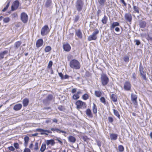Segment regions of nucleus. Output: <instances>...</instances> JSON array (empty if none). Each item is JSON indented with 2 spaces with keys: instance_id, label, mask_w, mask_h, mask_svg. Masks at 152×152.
Instances as JSON below:
<instances>
[{
  "instance_id": "nucleus-58",
  "label": "nucleus",
  "mask_w": 152,
  "mask_h": 152,
  "mask_svg": "<svg viewBox=\"0 0 152 152\" xmlns=\"http://www.w3.org/2000/svg\"><path fill=\"white\" fill-rule=\"evenodd\" d=\"M30 150L28 148H25L23 151V152H30Z\"/></svg>"
},
{
  "instance_id": "nucleus-33",
  "label": "nucleus",
  "mask_w": 152,
  "mask_h": 152,
  "mask_svg": "<svg viewBox=\"0 0 152 152\" xmlns=\"http://www.w3.org/2000/svg\"><path fill=\"white\" fill-rule=\"evenodd\" d=\"M133 8L134 10V11L133 12L134 13H139V8L138 7L135 6H133Z\"/></svg>"
},
{
  "instance_id": "nucleus-48",
  "label": "nucleus",
  "mask_w": 152,
  "mask_h": 152,
  "mask_svg": "<svg viewBox=\"0 0 152 152\" xmlns=\"http://www.w3.org/2000/svg\"><path fill=\"white\" fill-rule=\"evenodd\" d=\"M39 129H37V130L39 132H41L40 134H42V135L45 134L46 135H48V133H46V132H43L42 131H40L38 130Z\"/></svg>"
},
{
  "instance_id": "nucleus-35",
  "label": "nucleus",
  "mask_w": 152,
  "mask_h": 152,
  "mask_svg": "<svg viewBox=\"0 0 152 152\" xmlns=\"http://www.w3.org/2000/svg\"><path fill=\"white\" fill-rule=\"evenodd\" d=\"M46 148V145L45 143H43L40 148V151L43 152L45 150Z\"/></svg>"
},
{
  "instance_id": "nucleus-38",
  "label": "nucleus",
  "mask_w": 152,
  "mask_h": 152,
  "mask_svg": "<svg viewBox=\"0 0 152 152\" xmlns=\"http://www.w3.org/2000/svg\"><path fill=\"white\" fill-rule=\"evenodd\" d=\"M118 149L120 152H122L124 150V148L122 145H119L118 146Z\"/></svg>"
},
{
  "instance_id": "nucleus-12",
  "label": "nucleus",
  "mask_w": 152,
  "mask_h": 152,
  "mask_svg": "<svg viewBox=\"0 0 152 152\" xmlns=\"http://www.w3.org/2000/svg\"><path fill=\"white\" fill-rule=\"evenodd\" d=\"M19 2L18 1H15L11 6V10L14 11L17 9L19 7Z\"/></svg>"
},
{
  "instance_id": "nucleus-29",
  "label": "nucleus",
  "mask_w": 152,
  "mask_h": 152,
  "mask_svg": "<svg viewBox=\"0 0 152 152\" xmlns=\"http://www.w3.org/2000/svg\"><path fill=\"white\" fill-rule=\"evenodd\" d=\"M29 100L26 98L24 99L23 100V106L24 107H26L28 104Z\"/></svg>"
},
{
  "instance_id": "nucleus-37",
  "label": "nucleus",
  "mask_w": 152,
  "mask_h": 152,
  "mask_svg": "<svg viewBox=\"0 0 152 152\" xmlns=\"http://www.w3.org/2000/svg\"><path fill=\"white\" fill-rule=\"evenodd\" d=\"M51 50V48L50 46H46L45 49V52L47 53L50 51Z\"/></svg>"
},
{
  "instance_id": "nucleus-52",
  "label": "nucleus",
  "mask_w": 152,
  "mask_h": 152,
  "mask_svg": "<svg viewBox=\"0 0 152 152\" xmlns=\"http://www.w3.org/2000/svg\"><path fill=\"white\" fill-rule=\"evenodd\" d=\"M11 16L12 18H14L17 16V14L16 12L14 13L11 14Z\"/></svg>"
},
{
  "instance_id": "nucleus-36",
  "label": "nucleus",
  "mask_w": 152,
  "mask_h": 152,
  "mask_svg": "<svg viewBox=\"0 0 152 152\" xmlns=\"http://www.w3.org/2000/svg\"><path fill=\"white\" fill-rule=\"evenodd\" d=\"M95 94L96 96L97 97H100L102 95V93L100 91H95Z\"/></svg>"
},
{
  "instance_id": "nucleus-28",
  "label": "nucleus",
  "mask_w": 152,
  "mask_h": 152,
  "mask_svg": "<svg viewBox=\"0 0 152 152\" xmlns=\"http://www.w3.org/2000/svg\"><path fill=\"white\" fill-rule=\"evenodd\" d=\"M119 24L117 22H114L110 26V28L111 30L113 29L116 26H119Z\"/></svg>"
},
{
  "instance_id": "nucleus-44",
  "label": "nucleus",
  "mask_w": 152,
  "mask_h": 152,
  "mask_svg": "<svg viewBox=\"0 0 152 152\" xmlns=\"http://www.w3.org/2000/svg\"><path fill=\"white\" fill-rule=\"evenodd\" d=\"M100 101L104 103V104H106L105 99L103 97H102L100 98Z\"/></svg>"
},
{
  "instance_id": "nucleus-25",
  "label": "nucleus",
  "mask_w": 152,
  "mask_h": 152,
  "mask_svg": "<svg viewBox=\"0 0 152 152\" xmlns=\"http://www.w3.org/2000/svg\"><path fill=\"white\" fill-rule=\"evenodd\" d=\"M46 144L47 145H49L51 144L52 145H53L55 143L54 141L53 140L51 139L50 140H48L46 141Z\"/></svg>"
},
{
  "instance_id": "nucleus-50",
  "label": "nucleus",
  "mask_w": 152,
  "mask_h": 152,
  "mask_svg": "<svg viewBox=\"0 0 152 152\" xmlns=\"http://www.w3.org/2000/svg\"><path fill=\"white\" fill-rule=\"evenodd\" d=\"M38 143L37 142H36L35 144L34 149L35 150H37L38 148Z\"/></svg>"
},
{
  "instance_id": "nucleus-47",
  "label": "nucleus",
  "mask_w": 152,
  "mask_h": 152,
  "mask_svg": "<svg viewBox=\"0 0 152 152\" xmlns=\"http://www.w3.org/2000/svg\"><path fill=\"white\" fill-rule=\"evenodd\" d=\"M132 78H133V81H135L136 79V74L135 73L133 72L132 74Z\"/></svg>"
},
{
  "instance_id": "nucleus-24",
  "label": "nucleus",
  "mask_w": 152,
  "mask_h": 152,
  "mask_svg": "<svg viewBox=\"0 0 152 152\" xmlns=\"http://www.w3.org/2000/svg\"><path fill=\"white\" fill-rule=\"evenodd\" d=\"M146 24L145 21L141 20L139 22V26L141 28H144L145 27Z\"/></svg>"
},
{
  "instance_id": "nucleus-31",
  "label": "nucleus",
  "mask_w": 152,
  "mask_h": 152,
  "mask_svg": "<svg viewBox=\"0 0 152 152\" xmlns=\"http://www.w3.org/2000/svg\"><path fill=\"white\" fill-rule=\"evenodd\" d=\"M113 113L114 115L117 116L119 119H120V116L118 111L115 109H113Z\"/></svg>"
},
{
  "instance_id": "nucleus-42",
  "label": "nucleus",
  "mask_w": 152,
  "mask_h": 152,
  "mask_svg": "<svg viewBox=\"0 0 152 152\" xmlns=\"http://www.w3.org/2000/svg\"><path fill=\"white\" fill-rule=\"evenodd\" d=\"M80 97L79 95H78L76 94H74L72 98L74 100H76L78 99Z\"/></svg>"
},
{
  "instance_id": "nucleus-10",
  "label": "nucleus",
  "mask_w": 152,
  "mask_h": 152,
  "mask_svg": "<svg viewBox=\"0 0 152 152\" xmlns=\"http://www.w3.org/2000/svg\"><path fill=\"white\" fill-rule=\"evenodd\" d=\"M139 70L140 73L142 77L144 80H146V73L143 71V68L142 65H140L139 67Z\"/></svg>"
},
{
  "instance_id": "nucleus-61",
  "label": "nucleus",
  "mask_w": 152,
  "mask_h": 152,
  "mask_svg": "<svg viewBox=\"0 0 152 152\" xmlns=\"http://www.w3.org/2000/svg\"><path fill=\"white\" fill-rule=\"evenodd\" d=\"M9 150H10V151H13L15 150V148L12 146H11L9 147Z\"/></svg>"
},
{
  "instance_id": "nucleus-5",
  "label": "nucleus",
  "mask_w": 152,
  "mask_h": 152,
  "mask_svg": "<svg viewBox=\"0 0 152 152\" xmlns=\"http://www.w3.org/2000/svg\"><path fill=\"white\" fill-rule=\"evenodd\" d=\"M21 43L22 42L20 41L16 42L15 43L14 47L11 48L10 51L12 52H15L20 47Z\"/></svg>"
},
{
  "instance_id": "nucleus-17",
  "label": "nucleus",
  "mask_w": 152,
  "mask_h": 152,
  "mask_svg": "<svg viewBox=\"0 0 152 152\" xmlns=\"http://www.w3.org/2000/svg\"><path fill=\"white\" fill-rule=\"evenodd\" d=\"M111 100L114 102H116L117 101V96L115 94H112L110 95Z\"/></svg>"
},
{
  "instance_id": "nucleus-11",
  "label": "nucleus",
  "mask_w": 152,
  "mask_h": 152,
  "mask_svg": "<svg viewBox=\"0 0 152 152\" xmlns=\"http://www.w3.org/2000/svg\"><path fill=\"white\" fill-rule=\"evenodd\" d=\"M124 88L126 91H130L131 88V85L129 81H126L124 85Z\"/></svg>"
},
{
  "instance_id": "nucleus-23",
  "label": "nucleus",
  "mask_w": 152,
  "mask_h": 152,
  "mask_svg": "<svg viewBox=\"0 0 152 152\" xmlns=\"http://www.w3.org/2000/svg\"><path fill=\"white\" fill-rule=\"evenodd\" d=\"M22 105L20 104H17L14 107V109L16 111L20 110L22 108Z\"/></svg>"
},
{
  "instance_id": "nucleus-51",
  "label": "nucleus",
  "mask_w": 152,
  "mask_h": 152,
  "mask_svg": "<svg viewBox=\"0 0 152 152\" xmlns=\"http://www.w3.org/2000/svg\"><path fill=\"white\" fill-rule=\"evenodd\" d=\"M80 17L78 15H75V18L74 19V22H77L79 20Z\"/></svg>"
},
{
  "instance_id": "nucleus-13",
  "label": "nucleus",
  "mask_w": 152,
  "mask_h": 152,
  "mask_svg": "<svg viewBox=\"0 0 152 152\" xmlns=\"http://www.w3.org/2000/svg\"><path fill=\"white\" fill-rule=\"evenodd\" d=\"M125 20L130 23L132 22V17L130 13H126L124 15Z\"/></svg>"
},
{
  "instance_id": "nucleus-60",
  "label": "nucleus",
  "mask_w": 152,
  "mask_h": 152,
  "mask_svg": "<svg viewBox=\"0 0 152 152\" xmlns=\"http://www.w3.org/2000/svg\"><path fill=\"white\" fill-rule=\"evenodd\" d=\"M76 91H77V88H75L72 89V90L71 92H72V93H74L76 92Z\"/></svg>"
},
{
  "instance_id": "nucleus-39",
  "label": "nucleus",
  "mask_w": 152,
  "mask_h": 152,
  "mask_svg": "<svg viewBox=\"0 0 152 152\" xmlns=\"http://www.w3.org/2000/svg\"><path fill=\"white\" fill-rule=\"evenodd\" d=\"M38 130L40 131H43V132H46L47 133H52V132L49 130H45L43 129H39Z\"/></svg>"
},
{
  "instance_id": "nucleus-30",
  "label": "nucleus",
  "mask_w": 152,
  "mask_h": 152,
  "mask_svg": "<svg viewBox=\"0 0 152 152\" xmlns=\"http://www.w3.org/2000/svg\"><path fill=\"white\" fill-rule=\"evenodd\" d=\"M106 0H98V1L100 6L103 7L105 3Z\"/></svg>"
},
{
  "instance_id": "nucleus-46",
  "label": "nucleus",
  "mask_w": 152,
  "mask_h": 152,
  "mask_svg": "<svg viewBox=\"0 0 152 152\" xmlns=\"http://www.w3.org/2000/svg\"><path fill=\"white\" fill-rule=\"evenodd\" d=\"M51 131H53L54 132V131H56L57 132H59L60 131V129L56 128H51L50 129Z\"/></svg>"
},
{
  "instance_id": "nucleus-2",
  "label": "nucleus",
  "mask_w": 152,
  "mask_h": 152,
  "mask_svg": "<svg viewBox=\"0 0 152 152\" xmlns=\"http://www.w3.org/2000/svg\"><path fill=\"white\" fill-rule=\"evenodd\" d=\"M84 6V3L82 0H77L76 2L75 7L77 11L80 12L81 11Z\"/></svg>"
},
{
  "instance_id": "nucleus-49",
  "label": "nucleus",
  "mask_w": 152,
  "mask_h": 152,
  "mask_svg": "<svg viewBox=\"0 0 152 152\" xmlns=\"http://www.w3.org/2000/svg\"><path fill=\"white\" fill-rule=\"evenodd\" d=\"M106 6L108 9H109V8H111L112 7V4L107 3Z\"/></svg>"
},
{
  "instance_id": "nucleus-21",
  "label": "nucleus",
  "mask_w": 152,
  "mask_h": 152,
  "mask_svg": "<svg viewBox=\"0 0 152 152\" xmlns=\"http://www.w3.org/2000/svg\"><path fill=\"white\" fill-rule=\"evenodd\" d=\"M8 53V51L4 50L0 53V60L3 58Z\"/></svg>"
},
{
  "instance_id": "nucleus-53",
  "label": "nucleus",
  "mask_w": 152,
  "mask_h": 152,
  "mask_svg": "<svg viewBox=\"0 0 152 152\" xmlns=\"http://www.w3.org/2000/svg\"><path fill=\"white\" fill-rule=\"evenodd\" d=\"M53 64V62L51 61H50L48 63V68H51L52 65Z\"/></svg>"
},
{
  "instance_id": "nucleus-8",
  "label": "nucleus",
  "mask_w": 152,
  "mask_h": 152,
  "mask_svg": "<svg viewBox=\"0 0 152 152\" xmlns=\"http://www.w3.org/2000/svg\"><path fill=\"white\" fill-rule=\"evenodd\" d=\"M137 96L136 95L133 93H132L131 95V100L135 107H136L137 105Z\"/></svg>"
},
{
  "instance_id": "nucleus-15",
  "label": "nucleus",
  "mask_w": 152,
  "mask_h": 152,
  "mask_svg": "<svg viewBox=\"0 0 152 152\" xmlns=\"http://www.w3.org/2000/svg\"><path fill=\"white\" fill-rule=\"evenodd\" d=\"M63 47L64 50L67 52L69 51L71 49L70 45L68 43L64 44L63 45Z\"/></svg>"
},
{
  "instance_id": "nucleus-41",
  "label": "nucleus",
  "mask_w": 152,
  "mask_h": 152,
  "mask_svg": "<svg viewBox=\"0 0 152 152\" xmlns=\"http://www.w3.org/2000/svg\"><path fill=\"white\" fill-rule=\"evenodd\" d=\"M10 2L9 1L8 2L6 7L2 10V11L3 12L5 11L9 7Z\"/></svg>"
},
{
  "instance_id": "nucleus-22",
  "label": "nucleus",
  "mask_w": 152,
  "mask_h": 152,
  "mask_svg": "<svg viewBox=\"0 0 152 152\" xmlns=\"http://www.w3.org/2000/svg\"><path fill=\"white\" fill-rule=\"evenodd\" d=\"M68 140L70 142L74 143L76 141V138L72 136H69L68 137Z\"/></svg>"
},
{
  "instance_id": "nucleus-56",
  "label": "nucleus",
  "mask_w": 152,
  "mask_h": 152,
  "mask_svg": "<svg viewBox=\"0 0 152 152\" xmlns=\"http://www.w3.org/2000/svg\"><path fill=\"white\" fill-rule=\"evenodd\" d=\"M58 109L60 111H63L64 108L63 106H60L58 107Z\"/></svg>"
},
{
  "instance_id": "nucleus-62",
  "label": "nucleus",
  "mask_w": 152,
  "mask_h": 152,
  "mask_svg": "<svg viewBox=\"0 0 152 152\" xmlns=\"http://www.w3.org/2000/svg\"><path fill=\"white\" fill-rule=\"evenodd\" d=\"M97 144V145L99 146L100 147L101 145V143L100 141H96Z\"/></svg>"
},
{
  "instance_id": "nucleus-9",
  "label": "nucleus",
  "mask_w": 152,
  "mask_h": 152,
  "mask_svg": "<svg viewBox=\"0 0 152 152\" xmlns=\"http://www.w3.org/2000/svg\"><path fill=\"white\" fill-rule=\"evenodd\" d=\"M20 18L22 21L23 23H26L28 20V16L25 12H23L21 14Z\"/></svg>"
},
{
  "instance_id": "nucleus-14",
  "label": "nucleus",
  "mask_w": 152,
  "mask_h": 152,
  "mask_svg": "<svg viewBox=\"0 0 152 152\" xmlns=\"http://www.w3.org/2000/svg\"><path fill=\"white\" fill-rule=\"evenodd\" d=\"M44 42L42 39H39L37 40L36 42V46L37 48H39L42 46Z\"/></svg>"
},
{
  "instance_id": "nucleus-59",
  "label": "nucleus",
  "mask_w": 152,
  "mask_h": 152,
  "mask_svg": "<svg viewBox=\"0 0 152 152\" xmlns=\"http://www.w3.org/2000/svg\"><path fill=\"white\" fill-rule=\"evenodd\" d=\"M135 42H136V44L137 45H138L140 44V42L139 40H135Z\"/></svg>"
},
{
  "instance_id": "nucleus-34",
  "label": "nucleus",
  "mask_w": 152,
  "mask_h": 152,
  "mask_svg": "<svg viewBox=\"0 0 152 152\" xmlns=\"http://www.w3.org/2000/svg\"><path fill=\"white\" fill-rule=\"evenodd\" d=\"M86 113L88 116L90 117H92V114L91 113V110L90 109H88L86 110Z\"/></svg>"
},
{
  "instance_id": "nucleus-54",
  "label": "nucleus",
  "mask_w": 152,
  "mask_h": 152,
  "mask_svg": "<svg viewBox=\"0 0 152 152\" xmlns=\"http://www.w3.org/2000/svg\"><path fill=\"white\" fill-rule=\"evenodd\" d=\"M14 146L16 149L18 148H19V145L17 143H14Z\"/></svg>"
},
{
  "instance_id": "nucleus-45",
  "label": "nucleus",
  "mask_w": 152,
  "mask_h": 152,
  "mask_svg": "<svg viewBox=\"0 0 152 152\" xmlns=\"http://www.w3.org/2000/svg\"><path fill=\"white\" fill-rule=\"evenodd\" d=\"M82 97L83 99L86 100L88 99V96L87 94H85Z\"/></svg>"
},
{
  "instance_id": "nucleus-3",
  "label": "nucleus",
  "mask_w": 152,
  "mask_h": 152,
  "mask_svg": "<svg viewBox=\"0 0 152 152\" xmlns=\"http://www.w3.org/2000/svg\"><path fill=\"white\" fill-rule=\"evenodd\" d=\"M99 33V30L96 29H95L91 35H89L88 38V41H91L93 40H95L97 38V35Z\"/></svg>"
},
{
  "instance_id": "nucleus-26",
  "label": "nucleus",
  "mask_w": 152,
  "mask_h": 152,
  "mask_svg": "<svg viewBox=\"0 0 152 152\" xmlns=\"http://www.w3.org/2000/svg\"><path fill=\"white\" fill-rule=\"evenodd\" d=\"M29 138L28 136H26L24 138V145L26 147H27L28 145V142L29 140Z\"/></svg>"
},
{
  "instance_id": "nucleus-63",
  "label": "nucleus",
  "mask_w": 152,
  "mask_h": 152,
  "mask_svg": "<svg viewBox=\"0 0 152 152\" xmlns=\"http://www.w3.org/2000/svg\"><path fill=\"white\" fill-rule=\"evenodd\" d=\"M69 77V76L67 75H66L64 76H63V79H68Z\"/></svg>"
},
{
  "instance_id": "nucleus-19",
  "label": "nucleus",
  "mask_w": 152,
  "mask_h": 152,
  "mask_svg": "<svg viewBox=\"0 0 152 152\" xmlns=\"http://www.w3.org/2000/svg\"><path fill=\"white\" fill-rule=\"evenodd\" d=\"M110 136L111 140H116L118 136L117 134L114 133L110 134Z\"/></svg>"
},
{
  "instance_id": "nucleus-4",
  "label": "nucleus",
  "mask_w": 152,
  "mask_h": 152,
  "mask_svg": "<svg viewBox=\"0 0 152 152\" xmlns=\"http://www.w3.org/2000/svg\"><path fill=\"white\" fill-rule=\"evenodd\" d=\"M101 79L102 85L103 86H105L108 84L109 79L105 74H102L101 75Z\"/></svg>"
},
{
  "instance_id": "nucleus-43",
  "label": "nucleus",
  "mask_w": 152,
  "mask_h": 152,
  "mask_svg": "<svg viewBox=\"0 0 152 152\" xmlns=\"http://www.w3.org/2000/svg\"><path fill=\"white\" fill-rule=\"evenodd\" d=\"M124 61L126 62H128L129 61V58L128 56H125L124 58Z\"/></svg>"
},
{
  "instance_id": "nucleus-1",
  "label": "nucleus",
  "mask_w": 152,
  "mask_h": 152,
  "mask_svg": "<svg viewBox=\"0 0 152 152\" xmlns=\"http://www.w3.org/2000/svg\"><path fill=\"white\" fill-rule=\"evenodd\" d=\"M69 66L71 68L76 69H78L80 68V62L78 60L75 59L70 61Z\"/></svg>"
},
{
  "instance_id": "nucleus-55",
  "label": "nucleus",
  "mask_w": 152,
  "mask_h": 152,
  "mask_svg": "<svg viewBox=\"0 0 152 152\" xmlns=\"http://www.w3.org/2000/svg\"><path fill=\"white\" fill-rule=\"evenodd\" d=\"M108 120L109 121L110 123H112L113 121V118L112 117H109L108 118Z\"/></svg>"
},
{
  "instance_id": "nucleus-57",
  "label": "nucleus",
  "mask_w": 152,
  "mask_h": 152,
  "mask_svg": "<svg viewBox=\"0 0 152 152\" xmlns=\"http://www.w3.org/2000/svg\"><path fill=\"white\" fill-rule=\"evenodd\" d=\"M101 11L99 9L98 10H97V15L98 17L99 16V14H100L101 13Z\"/></svg>"
},
{
  "instance_id": "nucleus-27",
  "label": "nucleus",
  "mask_w": 152,
  "mask_h": 152,
  "mask_svg": "<svg viewBox=\"0 0 152 152\" xmlns=\"http://www.w3.org/2000/svg\"><path fill=\"white\" fill-rule=\"evenodd\" d=\"M107 20V17L105 15H104L103 17L102 18L101 21L103 24H106Z\"/></svg>"
},
{
  "instance_id": "nucleus-32",
  "label": "nucleus",
  "mask_w": 152,
  "mask_h": 152,
  "mask_svg": "<svg viewBox=\"0 0 152 152\" xmlns=\"http://www.w3.org/2000/svg\"><path fill=\"white\" fill-rule=\"evenodd\" d=\"M93 105L92 107V110L94 113L96 114L97 112V108L96 105L93 103Z\"/></svg>"
},
{
  "instance_id": "nucleus-18",
  "label": "nucleus",
  "mask_w": 152,
  "mask_h": 152,
  "mask_svg": "<svg viewBox=\"0 0 152 152\" xmlns=\"http://www.w3.org/2000/svg\"><path fill=\"white\" fill-rule=\"evenodd\" d=\"M53 97L52 95L50 94L48 95L47 97L45 99L43 100V102L44 103H48V101L51 100Z\"/></svg>"
},
{
  "instance_id": "nucleus-6",
  "label": "nucleus",
  "mask_w": 152,
  "mask_h": 152,
  "mask_svg": "<svg viewBox=\"0 0 152 152\" xmlns=\"http://www.w3.org/2000/svg\"><path fill=\"white\" fill-rule=\"evenodd\" d=\"M50 30L48 25H45L43 27L41 30V33L42 35L44 36L47 35L49 32Z\"/></svg>"
},
{
  "instance_id": "nucleus-16",
  "label": "nucleus",
  "mask_w": 152,
  "mask_h": 152,
  "mask_svg": "<svg viewBox=\"0 0 152 152\" xmlns=\"http://www.w3.org/2000/svg\"><path fill=\"white\" fill-rule=\"evenodd\" d=\"M75 35L80 39L83 37L82 33L80 29H79L75 30Z\"/></svg>"
},
{
  "instance_id": "nucleus-40",
  "label": "nucleus",
  "mask_w": 152,
  "mask_h": 152,
  "mask_svg": "<svg viewBox=\"0 0 152 152\" xmlns=\"http://www.w3.org/2000/svg\"><path fill=\"white\" fill-rule=\"evenodd\" d=\"M10 20V19L9 17H6L4 18L3 22L4 23H7L9 22Z\"/></svg>"
},
{
  "instance_id": "nucleus-64",
  "label": "nucleus",
  "mask_w": 152,
  "mask_h": 152,
  "mask_svg": "<svg viewBox=\"0 0 152 152\" xmlns=\"http://www.w3.org/2000/svg\"><path fill=\"white\" fill-rule=\"evenodd\" d=\"M59 76L61 77V79H63V75L62 73L60 72L58 73Z\"/></svg>"
},
{
  "instance_id": "nucleus-7",
  "label": "nucleus",
  "mask_w": 152,
  "mask_h": 152,
  "mask_svg": "<svg viewBox=\"0 0 152 152\" xmlns=\"http://www.w3.org/2000/svg\"><path fill=\"white\" fill-rule=\"evenodd\" d=\"M75 104L77 109L84 108L86 107V104L85 102L80 100H78L76 102Z\"/></svg>"
},
{
  "instance_id": "nucleus-20",
  "label": "nucleus",
  "mask_w": 152,
  "mask_h": 152,
  "mask_svg": "<svg viewBox=\"0 0 152 152\" xmlns=\"http://www.w3.org/2000/svg\"><path fill=\"white\" fill-rule=\"evenodd\" d=\"M52 4L51 0H46L45 4V7L48 8L50 7Z\"/></svg>"
}]
</instances>
